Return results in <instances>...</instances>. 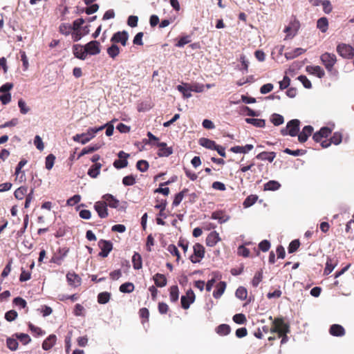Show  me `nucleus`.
Here are the masks:
<instances>
[{
	"instance_id": "1",
	"label": "nucleus",
	"mask_w": 354,
	"mask_h": 354,
	"mask_svg": "<svg viewBox=\"0 0 354 354\" xmlns=\"http://www.w3.org/2000/svg\"><path fill=\"white\" fill-rule=\"evenodd\" d=\"M270 332L272 333H277L278 336L282 333H290V326L285 323L283 317H276L272 321V325Z\"/></svg>"
},
{
	"instance_id": "2",
	"label": "nucleus",
	"mask_w": 354,
	"mask_h": 354,
	"mask_svg": "<svg viewBox=\"0 0 354 354\" xmlns=\"http://www.w3.org/2000/svg\"><path fill=\"white\" fill-rule=\"evenodd\" d=\"M300 121L297 119L290 120L285 128L281 129L282 136L289 135L292 137L296 136L299 131Z\"/></svg>"
},
{
	"instance_id": "3",
	"label": "nucleus",
	"mask_w": 354,
	"mask_h": 354,
	"mask_svg": "<svg viewBox=\"0 0 354 354\" xmlns=\"http://www.w3.org/2000/svg\"><path fill=\"white\" fill-rule=\"evenodd\" d=\"M320 59L326 69L329 73H333L334 71L333 67L337 61L336 55L333 53L326 52L320 56Z\"/></svg>"
},
{
	"instance_id": "4",
	"label": "nucleus",
	"mask_w": 354,
	"mask_h": 354,
	"mask_svg": "<svg viewBox=\"0 0 354 354\" xmlns=\"http://www.w3.org/2000/svg\"><path fill=\"white\" fill-rule=\"evenodd\" d=\"M337 53L344 59H352L354 57V48L349 44L340 43L337 46Z\"/></svg>"
},
{
	"instance_id": "5",
	"label": "nucleus",
	"mask_w": 354,
	"mask_h": 354,
	"mask_svg": "<svg viewBox=\"0 0 354 354\" xmlns=\"http://www.w3.org/2000/svg\"><path fill=\"white\" fill-rule=\"evenodd\" d=\"M98 246L101 250L99 256L103 258L106 257L113 249V243L110 241L104 239L98 241Z\"/></svg>"
},
{
	"instance_id": "6",
	"label": "nucleus",
	"mask_w": 354,
	"mask_h": 354,
	"mask_svg": "<svg viewBox=\"0 0 354 354\" xmlns=\"http://www.w3.org/2000/svg\"><path fill=\"white\" fill-rule=\"evenodd\" d=\"M84 47L87 55H95L100 53V44L97 41H91L87 43Z\"/></svg>"
},
{
	"instance_id": "7",
	"label": "nucleus",
	"mask_w": 354,
	"mask_h": 354,
	"mask_svg": "<svg viewBox=\"0 0 354 354\" xmlns=\"http://www.w3.org/2000/svg\"><path fill=\"white\" fill-rule=\"evenodd\" d=\"M342 135L339 132H335L332 137L330 138V140H324L322 142V148H327L332 143L337 145L342 142Z\"/></svg>"
},
{
	"instance_id": "8",
	"label": "nucleus",
	"mask_w": 354,
	"mask_h": 354,
	"mask_svg": "<svg viewBox=\"0 0 354 354\" xmlns=\"http://www.w3.org/2000/svg\"><path fill=\"white\" fill-rule=\"evenodd\" d=\"M195 295L192 290H187L185 295H183L180 299L181 306L184 309L189 308L190 304L194 301Z\"/></svg>"
},
{
	"instance_id": "9",
	"label": "nucleus",
	"mask_w": 354,
	"mask_h": 354,
	"mask_svg": "<svg viewBox=\"0 0 354 354\" xmlns=\"http://www.w3.org/2000/svg\"><path fill=\"white\" fill-rule=\"evenodd\" d=\"M105 128V126H101L100 127H94V128H89L86 133H83V135H84V137H85V139H82L81 143L82 145H84L87 142H88L92 138H93L95 136V133H97L98 131L103 130Z\"/></svg>"
},
{
	"instance_id": "10",
	"label": "nucleus",
	"mask_w": 354,
	"mask_h": 354,
	"mask_svg": "<svg viewBox=\"0 0 354 354\" xmlns=\"http://www.w3.org/2000/svg\"><path fill=\"white\" fill-rule=\"evenodd\" d=\"M313 132V127L310 125L305 126L301 132L297 136H298V140L301 143H304L307 141L308 137L311 136Z\"/></svg>"
},
{
	"instance_id": "11",
	"label": "nucleus",
	"mask_w": 354,
	"mask_h": 354,
	"mask_svg": "<svg viewBox=\"0 0 354 354\" xmlns=\"http://www.w3.org/2000/svg\"><path fill=\"white\" fill-rule=\"evenodd\" d=\"M94 208L100 218H104L108 216V209L106 203L97 201L95 203Z\"/></svg>"
},
{
	"instance_id": "12",
	"label": "nucleus",
	"mask_w": 354,
	"mask_h": 354,
	"mask_svg": "<svg viewBox=\"0 0 354 354\" xmlns=\"http://www.w3.org/2000/svg\"><path fill=\"white\" fill-rule=\"evenodd\" d=\"M68 250L66 248H59L57 254L53 255L50 259V263H56L60 266L63 261L64 258L67 255Z\"/></svg>"
},
{
	"instance_id": "13",
	"label": "nucleus",
	"mask_w": 354,
	"mask_h": 354,
	"mask_svg": "<svg viewBox=\"0 0 354 354\" xmlns=\"http://www.w3.org/2000/svg\"><path fill=\"white\" fill-rule=\"evenodd\" d=\"M157 147L159 148L158 155L160 157H168L173 153L172 148L167 147L165 142H158Z\"/></svg>"
},
{
	"instance_id": "14",
	"label": "nucleus",
	"mask_w": 354,
	"mask_h": 354,
	"mask_svg": "<svg viewBox=\"0 0 354 354\" xmlns=\"http://www.w3.org/2000/svg\"><path fill=\"white\" fill-rule=\"evenodd\" d=\"M128 39V34L127 32H118L115 33L112 38L111 41L114 43H120L122 46H125Z\"/></svg>"
},
{
	"instance_id": "15",
	"label": "nucleus",
	"mask_w": 354,
	"mask_h": 354,
	"mask_svg": "<svg viewBox=\"0 0 354 354\" xmlns=\"http://www.w3.org/2000/svg\"><path fill=\"white\" fill-rule=\"evenodd\" d=\"M73 52L75 57L80 59L84 60L87 57V54L85 50V47L82 45H74L73 46Z\"/></svg>"
},
{
	"instance_id": "16",
	"label": "nucleus",
	"mask_w": 354,
	"mask_h": 354,
	"mask_svg": "<svg viewBox=\"0 0 354 354\" xmlns=\"http://www.w3.org/2000/svg\"><path fill=\"white\" fill-rule=\"evenodd\" d=\"M104 203H106V207L109 206L112 208H117L119 205V201L112 194H106L102 196Z\"/></svg>"
},
{
	"instance_id": "17",
	"label": "nucleus",
	"mask_w": 354,
	"mask_h": 354,
	"mask_svg": "<svg viewBox=\"0 0 354 354\" xmlns=\"http://www.w3.org/2000/svg\"><path fill=\"white\" fill-rule=\"evenodd\" d=\"M306 71L309 74L314 75L319 78H322L325 75L324 71L319 66H307Z\"/></svg>"
},
{
	"instance_id": "18",
	"label": "nucleus",
	"mask_w": 354,
	"mask_h": 354,
	"mask_svg": "<svg viewBox=\"0 0 354 354\" xmlns=\"http://www.w3.org/2000/svg\"><path fill=\"white\" fill-rule=\"evenodd\" d=\"M329 333L333 336L342 337L345 335V329L339 324H333L330 327Z\"/></svg>"
},
{
	"instance_id": "19",
	"label": "nucleus",
	"mask_w": 354,
	"mask_h": 354,
	"mask_svg": "<svg viewBox=\"0 0 354 354\" xmlns=\"http://www.w3.org/2000/svg\"><path fill=\"white\" fill-rule=\"evenodd\" d=\"M57 337L55 335H50L42 343V348L44 351H49L56 344Z\"/></svg>"
},
{
	"instance_id": "20",
	"label": "nucleus",
	"mask_w": 354,
	"mask_h": 354,
	"mask_svg": "<svg viewBox=\"0 0 354 354\" xmlns=\"http://www.w3.org/2000/svg\"><path fill=\"white\" fill-rule=\"evenodd\" d=\"M153 279L154 281L156 286L158 288H163L166 286L167 283L166 277L164 274L160 273L156 274L153 277Z\"/></svg>"
},
{
	"instance_id": "21",
	"label": "nucleus",
	"mask_w": 354,
	"mask_h": 354,
	"mask_svg": "<svg viewBox=\"0 0 354 354\" xmlns=\"http://www.w3.org/2000/svg\"><path fill=\"white\" fill-rule=\"evenodd\" d=\"M276 157V153L274 151H263L257 155L256 158L261 160H268L272 162Z\"/></svg>"
},
{
	"instance_id": "22",
	"label": "nucleus",
	"mask_w": 354,
	"mask_h": 354,
	"mask_svg": "<svg viewBox=\"0 0 354 354\" xmlns=\"http://www.w3.org/2000/svg\"><path fill=\"white\" fill-rule=\"evenodd\" d=\"M221 240L218 234L216 232H212L206 239V244L208 246H214Z\"/></svg>"
},
{
	"instance_id": "23",
	"label": "nucleus",
	"mask_w": 354,
	"mask_h": 354,
	"mask_svg": "<svg viewBox=\"0 0 354 354\" xmlns=\"http://www.w3.org/2000/svg\"><path fill=\"white\" fill-rule=\"evenodd\" d=\"M298 24H291V26H287L285 27L283 31L286 33V39L292 38L297 33L299 26H296Z\"/></svg>"
},
{
	"instance_id": "24",
	"label": "nucleus",
	"mask_w": 354,
	"mask_h": 354,
	"mask_svg": "<svg viewBox=\"0 0 354 354\" xmlns=\"http://www.w3.org/2000/svg\"><path fill=\"white\" fill-rule=\"evenodd\" d=\"M254 148L252 145H246L245 146H234L230 149V151L233 153H246L248 151H251Z\"/></svg>"
},
{
	"instance_id": "25",
	"label": "nucleus",
	"mask_w": 354,
	"mask_h": 354,
	"mask_svg": "<svg viewBox=\"0 0 354 354\" xmlns=\"http://www.w3.org/2000/svg\"><path fill=\"white\" fill-rule=\"evenodd\" d=\"M133 267L135 270H140L142 267V259L141 255L135 252L132 257Z\"/></svg>"
},
{
	"instance_id": "26",
	"label": "nucleus",
	"mask_w": 354,
	"mask_h": 354,
	"mask_svg": "<svg viewBox=\"0 0 354 354\" xmlns=\"http://www.w3.org/2000/svg\"><path fill=\"white\" fill-rule=\"evenodd\" d=\"M83 24H73V30L71 33L72 38L74 41L80 40L82 37L80 32V27Z\"/></svg>"
},
{
	"instance_id": "27",
	"label": "nucleus",
	"mask_w": 354,
	"mask_h": 354,
	"mask_svg": "<svg viewBox=\"0 0 354 354\" xmlns=\"http://www.w3.org/2000/svg\"><path fill=\"white\" fill-rule=\"evenodd\" d=\"M336 266L337 262L334 259L328 257L326 263V267L324 270V274L328 275L330 273H331Z\"/></svg>"
},
{
	"instance_id": "28",
	"label": "nucleus",
	"mask_w": 354,
	"mask_h": 354,
	"mask_svg": "<svg viewBox=\"0 0 354 354\" xmlns=\"http://www.w3.org/2000/svg\"><path fill=\"white\" fill-rule=\"evenodd\" d=\"M101 167V163H95L93 165L88 171V175L93 178H97L100 174Z\"/></svg>"
},
{
	"instance_id": "29",
	"label": "nucleus",
	"mask_w": 354,
	"mask_h": 354,
	"mask_svg": "<svg viewBox=\"0 0 354 354\" xmlns=\"http://www.w3.org/2000/svg\"><path fill=\"white\" fill-rule=\"evenodd\" d=\"M28 187L27 186H21L17 188L15 192V197L18 200H22L26 195L28 194Z\"/></svg>"
},
{
	"instance_id": "30",
	"label": "nucleus",
	"mask_w": 354,
	"mask_h": 354,
	"mask_svg": "<svg viewBox=\"0 0 354 354\" xmlns=\"http://www.w3.org/2000/svg\"><path fill=\"white\" fill-rule=\"evenodd\" d=\"M270 248V243L268 240H263L261 241L259 244V249H257L256 248H254L255 255L258 256L259 254V250H261L264 252L268 251Z\"/></svg>"
},
{
	"instance_id": "31",
	"label": "nucleus",
	"mask_w": 354,
	"mask_h": 354,
	"mask_svg": "<svg viewBox=\"0 0 354 354\" xmlns=\"http://www.w3.org/2000/svg\"><path fill=\"white\" fill-rule=\"evenodd\" d=\"M231 328L228 324H223L218 326L216 328V332L221 336H225L230 334Z\"/></svg>"
},
{
	"instance_id": "32",
	"label": "nucleus",
	"mask_w": 354,
	"mask_h": 354,
	"mask_svg": "<svg viewBox=\"0 0 354 354\" xmlns=\"http://www.w3.org/2000/svg\"><path fill=\"white\" fill-rule=\"evenodd\" d=\"M226 288V283L224 281H220L216 286V289L213 292V296L214 298L218 299L223 294Z\"/></svg>"
},
{
	"instance_id": "33",
	"label": "nucleus",
	"mask_w": 354,
	"mask_h": 354,
	"mask_svg": "<svg viewBox=\"0 0 354 354\" xmlns=\"http://www.w3.org/2000/svg\"><path fill=\"white\" fill-rule=\"evenodd\" d=\"M281 187V185L279 182L276 180H270L266 184H264L263 189L265 191H276L279 189Z\"/></svg>"
},
{
	"instance_id": "34",
	"label": "nucleus",
	"mask_w": 354,
	"mask_h": 354,
	"mask_svg": "<svg viewBox=\"0 0 354 354\" xmlns=\"http://www.w3.org/2000/svg\"><path fill=\"white\" fill-rule=\"evenodd\" d=\"M216 145V143L214 140L205 138H201V146L211 150H214Z\"/></svg>"
},
{
	"instance_id": "35",
	"label": "nucleus",
	"mask_w": 354,
	"mask_h": 354,
	"mask_svg": "<svg viewBox=\"0 0 354 354\" xmlns=\"http://www.w3.org/2000/svg\"><path fill=\"white\" fill-rule=\"evenodd\" d=\"M305 52H306L305 49H304L302 48H297L291 51L287 52L286 53V57L287 59H294V58L298 57L299 55L303 54Z\"/></svg>"
},
{
	"instance_id": "36",
	"label": "nucleus",
	"mask_w": 354,
	"mask_h": 354,
	"mask_svg": "<svg viewBox=\"0 0 354 354\" xmlns=\"http://www.w3.org/2000/svg\"><path fill=\"white\" fill-rule=\"evenodd\" d=\"M66 279L68 282L73 286H77L80 283V279L75 273L68 272L66 274Z\"/></svg>"
},
{
	"instance_id": "37",
	"label": "nucleus",
	"mask_w": 354,
	"mask_h": 354,
	"mask_svg": "<svg viewBox=\"0 0 354 354\" xmlns=\"http://www.w3.org/2000/svg\"><path fill=\"white\" fill-rule=\"evenodd\" d=\"M179 297V290L177 286H172L169 288V299L171 302L178 301Z\"/></svg>"
},
{
	"instance_id": "38",
	"label": "nucleus",
	"mask_w": 354,
	"mask_h": 354,
	"mask_svg": "<svg viewBox=\"0 0 354 354\" xmlns=\"http://www.w3.org/2000/svg\"><path fill=\"white\" fill-rule=\"evenodd\" d=\"M235 295L242 301L245 300L248 298V290L245 287L239 286L236 290Z\"/></svg>"
},
{
	"instance_id": "39",
	"label": "nucleus",
	"mask_w": 354,
	"mask_h": 354,
	"mask_svg": "<svg viewBox=\"0 0 354 354\" xmlns=\"http://www.w3.org/2000/svg\"><path fill=\"white\" fill-rule=\"evenodd\" d=\"M138 313L142 324L149 322V311L147 308H140Z\"/></svg>"
},
{
	"instance_id": "40",
	"label": "nucleus",
	"mask_w": 354,
	"mask_h": 354,
	"mask_svg": "<svg viewBox=\"0 0 354 354\" xmlns=\"http://www.w3.org/2000/svg\"><path fill=\"white\" fill-rule=\"evenodd\" d=\"M119 290L123 293H131L134 290V285L133 283L126 282L120 286Z\"/></svg>"
},
{
	"instance_id": "41",
	"label": "nucleus",
	"mask_w": 354,
	"mask_h": 354,
	"mask_svg": "<svg viewBox=\"0 0 354 354\" xmlns=\"http://www.w3.org/2000/svg\"><path fill=\"white\" fill-rule=\"evenodd\" d=\"M177 89L183 93V96L185 97H191L192 94L191 92L193 91L190 88V87L188 86L187 84L184 85H178Z\"/></svg>"
},
{
	"instance_id": "42",
	"label": "nucleus",
	"mask_w": 354,
	"mask_h": 354,
	"mask_svg": "<svg viewBox=\"0 0 354 354\" xmlns=\"http://www.w3.org/2000/svg\"><path fill=\"white\" fill-rule=\"evenodd\" d=\"M245 122L257 127H264L266 122L263 119L246 118Z\"/></svg>"
},
{
	"instance_id": "43",
	"label": "nucleus",
	"mask_w": 354,
	"mask_h": 354,
	"mask_svg": "<svg viewBox=\"0 0 354 354\" xmlns=\"http://www.w3.org/2000/svg\"><path fill=\"white\" fill-rule=\"evenodd\" d=\"M107 53L110 57L115 59L120 53V48L116 44H112L107 48Z\"/></svg>"
},
{
	"instance_id": "44",
	"label": "nucleus",
	"mask_w": 354,
	"mask_h": 354,
	"mask_svg": "<svg viewBox=\"0 0 354 354\" xmlns=\"http://www.w3.org/2000/svg\"><path fill=\"white\" fill-rule=\"evenodd\" d=\"M13 336H15L24 345H26L31 342V338L26 333H15Z\"/></svg>"
},
{
	"instance_id": "45",
	"label": "nucleus",
	"mask_w": 354,
	"mask_h": 354,
	"mask_svg": "<svg viewBox=\"0 0 354 354\" xmlns=\"http://www.w3.org/2000/svg\"><path fill=\"white\" fill-rule=\"evenodd\" d=\"M100 149V146L95 145L94 146H89L82 149L78 156V158L88 153H91Z\"/></svg>"
},
{
	"instance_id": "46",
	"label": "nucleus",
	"mask_w": 354,
	"mask_h": 354,
	"mask_svg": "<svg viewBox=\"0 0 354 354\" xmlns=\"http://www.w3.org/2000/svg\"><path fill=\"white\" fill-rule=\"evenodd\" d=\"M270 120L275 126H279L284 122V118L281 115L274 113L272 115Z\"/></svg>"
},
{
	"instance_id": "47",
	"label": "nucleus",
	"mask_w": 354,
	"mask_h": 354,
	"mask_svg": "<svg viewBox=\"0 0 354 354\" xmlns=\"http://www.w3.org/2000/svg\"><path fill=\"white\" fill-rule=\"evenodd\" d=\"M111 297V294L107 292H100L97 295V301L99 304H106Z\"/></svg>"
},
{
	"instance_id": "48",
	"label": "nucleus",
	"mask_w": 354,
	"mask_h": 354,
	"mask_svg": "<svg viewBox=\"0 0 354 354\" xmlns=\"http://www.w3.org/2000/svg\"><path fill=\"white\" fill-rule=\"evenodd\" d=\"M194 254L191 255L190 260L192 263L199 262V243H195L193 247Z\"/></svg>"
},
{
	"instance_id": "49",
	"label": "nucleus",
	"mask_w": 354,
	"mask_h": 354,
	"mask_svg": "<svg viewBox=\"0 0 354 354\" xmlns=\"http://www.w3.org/2000/svg\"><path fill=\"white\" fill-rule=\"evenodd\" d=\"M28 328L36 336H42L45 334V331H44L41 328L35 326L32 323L28 324Z\"/></svg>"
},
{
	"instance_id": "50",
	"label": "nucleus",
	"mask_w": 354,
	"mask_h": 354,
	"mask_svg": "<svg viewBox=\"0 0 354 354\" xmlns=\"http://www.w3.org/2000/svg\"><path fill=\"white\" fill-rule=\"evenodd\" d=\"M6 344L8 348L11 351H16L19 345L17 340L12 337L7 338Z\"/></svg>"
},
{
	"instance_id": "51",
	"label": "nucleus",
	"mask_w": 354,
	"mask_h": 354,
	"mask_svg": "<svg viewBox=\"0 0 354 354\" xmlns=\"http://www.w3.org/2000/svg\"><path fill=\"white\" fill-rule=\"evenodd\" d=\"M55 156L53 154L50 153L46 156L45 167L48 170H50L53 168L55 163Z\"/></svg>"
},
{
	"instance_id": "52",
	"label": "nucleus",
	"mask_w": 354,
	"mask_h": 354,
	"mask_svg": "<svg viewBox=\"0 0 354 354\" xmlns=\"http://www.w3.org/2000/svg\"><path fill=\"white\" fill-rule=\"evenodd\" d=\"M257 199H258L257 196L250 195L245 199V201L243 202V206L245 207H249L252 206V205H254L257 202Z\"/></svg>"
},
{
	"instance_id": "53",
	"label": "nucleus",
	"mask_w": 354,
	"mask_h": 354,
	"mask_svg": "<svg viewBox=\"0 0 354 354\" xmlns=\"http://www.w3.org/2000/svg\"><path fill=\"white\" fill-rule=\"evenodd\" d=\"M262 279H263L262 270L257 272L252 279V285L254 287H257L259 286V283L262 281Z\"/></svg>"
},
{
	"instance_id": "54",
	"label": "nucleus",
	"mask_w": 354,
	"mask_h": 354,
	"mask_svg": "<svg viewBox=\"0 0 354 354\" xmlns=\"http://www.w3.org/2000/svg\"><path fill=\"white\" fill-rule=\"evenodd\" d=\"M299 245H300V242L298 239H295V240L292 241L290 243L289 246L288 248V252L293 253V252H296L298 250V248H299Z\"/></svg>"
},
{
	"instance_id": "55",
	"label": "nucleus",
	"mask_w": 354,
	"mask_h": 354,
	"mask_svg": "<svg viewBox=\"0 0 354 354\" xmlns=\"http://www.w3.org/2000/svg\"><path fill=\"white\" fill-rule=\"evenodd\" d=\"M187 192V189H184L183 190L182 192L178 193L175 197H174V201H173V203H172V205L174 206V207H176L178 206L180 203L181 201H183V197H184V195H185V193Z\"/></svg>"
},
{
	"instance_id": "56",
	"label": "nucleus",
	"mask_w": 354,
	"mask_h": 354,
	"mask_svg": "<svg viewBox=\"0 0 354 354\" xmlns=\"http://www.w3.org/2000/svg\"><path fill=\"white\" fill-rule=\"evenodd\" d=\"M233 321L238 324H243L247 322L246 317L244 314L238 313L233 316Z\"/></svg>"
},
{
	"instance_id": "57",
	"label": "nucleus",
	"mask_w": 354,
	"mask_h": 354,
	"mask_svg": "<svg viewBox=\"0 0 354 354\" xmlns=\"http://www.w3.org/2000/svg\"><path fill=\"white\" fill-rule=\"evenodd\" d=\"M136 183V178L133 175H129L127 176H124L122 178V184L124 186H131L133 185Z\"/></svg>"
},
{
	"instance_id": "58",
	"label": "nucleus",
	"mask_w": 354,
	"mask_h": 354,
	"mask_svg": "<svg viewBox=\"0 0 354 354\" xmlns=\"http://www.w3.org/2000/svg\"><path fill=\"white\" fill-rule=\"evenodd\" d=\"M34 191H35V189L34 188H31L30 192H29V193L26 196L24 207L26 208V209L30 207V203L34 199Z\"/></svg>"
},
{
	"instance_id": "59",
	"label": "nucleus",
	"mask_w": 354,
	"mask_h": 354,
	"mask_svg": "<svg viewBox=\"0 0 354 354\" xmlns=\"http://www.w3.org/2000/svg\"><path fill=\"white\" fill-rule=\"evenodd\" d=\"M136 167L142 172L146 171L149 168V163L144 160H138L136 163Z\"/></svg>"
},
{
	"instance_id": "60",
	"label": "nucleus",
	"mask_w": 354,
	"mask_h": 354,
	"mask_svg": "<svg viewBox=\"0 0 354 354\" xmlns=\"http://www.w3.org/2000/svg\"><path fill=\"white\" fill-rule=\"evenodd\" d=\"M113 165L116 169H122L128 165V161L125 159H118L113 162Z\"/></svg>"
},
{
	"instance_id": "61",
	"label": "nucleus",
	"mask_w": 354,
	"mask_h": 354,
	"mask_svg": "<svg viewBox=\"0 0 354 354\" xmlns=\"http://www.w3.org/2000/svg\"><path fill=\"white\" fill-rule=\"evenodd\" d=\"M17 316H18V314H17V311H15V310H10L6 313L5 319L8 322H12L15 319H16Z\"/></svg>"
},
{
	"instance_id": "62",
	"label": "nucleus",
	"mask_w": 354,
	"mask_h": 354,
	"mask_svg": "<svg viewBox=\"0 0 354 354\" xmlns=\"http://www.w3.org/2000/svg\"><path fill=\"white\" fill-rule=\"evenodd\" d=\"M59 32L63 34V35H69L71 32H72V30H73V26H67L66 24H62L60 26H59Z\"/></svg>"
},
{
	"instance_id": "63",
	"label": "nucleus",
	"mask_w": 354,
	"mask_h": 354,
	"mask_svg": "<svg viewBox=\"0 0 354 354\" xmlns=\"http://www.w3.org/2000/svg\"><path fill=\"white\" fill-rule=\"evenodd\" d=\"M31 278V272L30 271H26L24 269V268H21V273L19 276V281L21 282L26 281Z\"/></svg>"
},
{
	"instance_id": "64",
	"label": "nucleus",
	"mask_w": 354,
	"mask_h": 354,
	"mask_svg": "<svg viewBox=\"0 0 354 354\" xmlns=\"http://www.w3.org/2000/svg\"><path fill=\"white\" fill-rule=\"evenodd\" d=\"M13 304L17 306H19L22 308H25L27 307V302L24 299L20 297H15L13 299Z\"/></svg>"
}]
</instances>
